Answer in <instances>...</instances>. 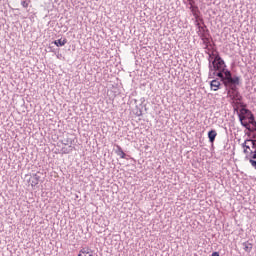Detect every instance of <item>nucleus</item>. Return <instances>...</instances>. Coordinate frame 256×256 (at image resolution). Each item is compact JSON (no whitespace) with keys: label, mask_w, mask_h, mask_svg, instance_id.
<instances>
[{"label":"nucleus","mask_w":256,"mask_h":256,"mask_svg":"<svg viewBox=\"0 0 256 256\" xmlns=\"http://www.w3.org/2000/svg\"><path fill=\"white\" fill-rule=\"evenodd\" d=\"M208 69L210 71H218V73H222L226 77V80H230L235 85H239L240 78L239 76H234L233 74L227 69V64H225V60L221 58V55H219V52H217L214 55V59L212 63H209Z\"/></svg>","instance_id":"nucleus-1"},{"label":"nucleus","mask_w":256,"mask_h":256,"mask_svg":"<svg viewBox=\"0 0 256 256\" xmlns=\"http://www.w3.org/2000/svg\"><path fill=\"white\" fill-rule=\"evenodd\" d=\"M237 85L239 84H229L228 86H225L226 88L229 87L228 90V96L233 101L234 105V111H237L239 107H243V96H241V93H239V90H237Z\"/></svg>","instance_id":"nucleus-2"},{"label":"nucleus","mask_w":256,"mask_h":256,"mask_svg":"<svg viewBox=\"0 0 256 256\" xmlns=\"http://www.w3.org/2000/svg\"><path fill=\"white\" fill-rule=\"evenodd\" d=\"M215 77H219L220 81L223 83V85L225 87H227L228 85H235V82L231 81V80H227V77H225L223 75V73L219 72V71H210L208 73V79H215Z\"/></svg>","instance_id":"nucleus-3"},{"label":"nucleus","mask_w":256,"mask_h":256,"mask_svg":"<svg viewBox=\"0 0 256 256\" xmlns=\"http://www.w3.org/2000/svg\"><path fill=\"white\" fill-rule=\"evenodd\" d=\"M242 147L244 149L245 155L251 157V153H255L256 150V140L254 139H248L243 144Z\"/></svg>","instance_id":"nucleus-4"},{"label":"nucleus","mask_w":256,"mask_h":256,"mask_svg":"<svg viewBox=\"0 0 256 256\" xmlns=\"http://www.w3.org/2000/svg\"><path fill=\"white\" fill-rule=\"evenodd\" d=\"M241 107H243V108L240 109L239 120L241 122V125H243V123H246L245 122L246 115H248V121H249V119H253V117H255V115H253V112H251V110L245 108L244 104Z\"/></svg>","instance_id":"nucleus-5"},{"label":"nucleus","mask_w":256,"mask_h":256,"mask_svg":"<svg viewBox=\"0 0 256 256\" xmlns=\"http://www.w3.org/2000/svg\"><path fill=\"white\" fill-rule=\"evenodd\" d=\"M242 126L246 127L248 131H256V121H255V116L253 118H250L248 122H242Z\"/></svg>","instance_id":"nucleus-6"},{"label":"nucleus","mask_w":256,"mask_h":256,"mask_svg":"<svg viewBox=\"0 0 256 256\" xmlns=\"http://www.w3.org/2000/svg\"><path fill=\"white\" fill-rule=\"evenodd\" d=\"M39 181H41V175H39V172L32 174L29 179L31 187H36V185H39Z\"/></svg>","instance_id":"nucleus-7"},{"label":"nucleus","mask_w":256,"mask_h":256,"mask_svg":"<svg viewBox=\"0 0 256 256\" xmlns=\"http://www.w3.org/2000/svg\"><path fill=\"white\" fill-rule=\"evenodd\" d=\"M210 88L212 91H219L221 89V81L216 78L210 82Z\"/></svg>","instance_id":"nucleus-8"},{"label":"nucleus","mask_w":256,"mask_h":256,"mask_svg":"<svg viewBox=\"0 0 256 256\" xmlns=\"http://www.w3.org/2000/svg\"><path fill=\"white\" fill-rule=\"evenodd\" d=\"M78 256H94L93 251L89 247H83L80 249Z\"/></svg>","instance_id":"nucleus-9"},{"label":"nucleus","mask_w":256,"mask_h":256,"mask_svg":"<svg viewBox=\"0 0 256 256\" xmlns=\"http://www.w3.org/2000/svg\"><path fill=\"white\" fill-rule=\"evenodd\" d=\"M115 153L121 159H125V157H127V154H125V152L123 151V148H121V146H119V145H116Z\"/></svg>","instance_id":"nucleus-10"},{"label":"nucleus","mask_w":256,"mask_h":256,"mask_svg":"<svg viewBox=\"0 0 256 256\" xmlns=\"http://www.w3.org/2000/svg\"><path fill=\"white\" fill-rule=\"evenodd\" d=\"M201 39L203 41V45H205L204 49L209 51V45H210L211 41L209 40V38H207V36H205V34L201 35Z\"/></svg>","instance_id":"nucleus-11"},{"label":"nucleus","mask_w":256,"mask_h":256,"mask_svg":"<svg viewBox=\"0 0 256 256\" xmlns=\"http://www.w3.org/2000/svg\"><path fill=\"white\" fill-rule=\"evenodd\" d=\"M217 137V131L216 130H210L208 132V139L211 143H215V138Z\"/></svg>","instance_id":"nucleus-12"},{"label":"nucleus","mask_w":256,"mask_h":256,"mask_svg":"<svg viewBox=\"0 0 256 256\" xmlns=\"http://www.w3.org/2000/svg\"><path fill=\"white\" fill-rule=\"evenodd\" d=\"M67 44V39H58L54 41V45H56V47H64V45Z\"/></svg>","instance_id":"nucleus-13"},{"label":"nucleus","mask_w":256,"mask_h":256,"mask_svg":"<svg viewBox=\"0 0 256 256\" xmlns=\"http://www.w3.org/2000/svg\"><path fill=\"white\" fill-rule=\"evenodd\" d=\"M244 249H245V251H247L248 253H251V251H252V249H253V244H251V243H248V244H246V243H244Z\"/></svg>","instance_id":"nucleus-14"},{"label":"nucleus","mask_w":256,"mask_h":256,"mask_svg":"<svg viewBox=\"0 0 256 256\" xmlns=\"http://www.w3.org/2000/svg\"><path fill=\"white\" fill-rule=\"evenodd\" d=\"M29 3H31V0H23L21 5L24 7V9H27V7H29Z\"/></svg>","instance_id":"nucleus-15"},{"label":"nucleus","mask_w":256,"mask_h":256,"mask_svg":"<svg viewBox=\"0 0 256 256\" xmlns=\"http://www.w3.org/2000/svg\"><path fill=\"white\" fill-rule=\"evenodd\" d=\"M63 145H71L73 143L72 138H67L62 141Z\"/></svg>","instance_id":"nucleus-16"},{"label":"nucleus","mask_w":256,"mask_h":256,"mask_svg":"<svg viewBox=\"0 0 256 256\" xmlns=\"http://www.w3.org/2000/svg\"><path fill=\"white\" fill-rule=\"evenodd\" d=\"M62 151H64V153H71V151H73V146L69 145L68 149L62 148Z\"/></svg>","instance_id":"nucleus-17"},{"label":"nucleus","mask_w":256,"mask_h":256,"mask_svg":"<svg viewBox=\"0 0 256 256\" xmlns=\"http://www.w3.org/2000/svg\"><path fill=\"white\" fill-rule=\"evenodd\" d=\"M206 53H207V55H209V59H208L209 63H212L211 59H213V57H215V54L214 53H209V52H206Z\"/></svg>","instance_id":"nucleus-18"},{"label":"nucleus","mask_w":256,"mask_h":256,"mask_svg":"<svg viewBox=\"0 0 256 256\" xmlns=\"http://www.w3.org/2000/svg\"><path fill=\"white\" fill-rule=\"evenodd\" d=\"M211 256H219V252H213Z\"/></svg>","instance_id":"nucleus-19"},{"label":"nucleus","mask_w":256,"mask_h":256,"mask_svg":"<svg viewBox=\"0 0 256 256\" xmlns=\"http://www.w3.org/2000/svg\"><path fill=\"white\" fill-rule=\"evenodd\" d=\"M244 117L245 119H249V114H246Z\"/></svg>","instance_id":"nucleus-20"}]
</instances>
